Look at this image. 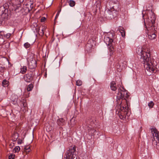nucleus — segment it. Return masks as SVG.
<instances>
[{
  "label": "nucleus",
  "instance_id": "27",
  "mask_svg": "<svg viewBox=\"0 0 159 159\" xmlns=\"http://www.w3.org/2000/svg\"><path fill=\"white\" fill-rule=\"evenodd\" d=\"M82 84V81L80 80H78L76 82V84L78 86H80Z\"/></svg>",
  "mask_w": 159,
  "mask_h": 159
},
{
  "label": "nucleus",
  "instance_id": "43",
  "mask_svg": "<svg viewBox=\"0 0 159 159\" xmlns=\"http://www.w3.org/2000/svg\"><path fill=\"white\" fill-rule=\"evenodd\" d=\"M118 71H121V70H120V69H119V70H118Z\"/></svg>",
  "mask_w": 159,
  "mask_h": 159
},
{
  "label": "nucleus",
  "instance_id": "4",
  "mask_svg": "<svg viewBox=\"0 0 159 159\" xmlns=\"http://www.w3.org/2000/svg\"><path fill=\"white\" fill-rule=\"evenodd\" d=\"M151 15L149 16L148 15V18L145 22L144 21L145 26L147 30L148 31L150 27H152L155 23V17L152 12H151Z\"/></svg>",
  "mask_w": 159,
  "mask_h": 159
},
{
  "label": "nucleus",
  "instance_id": "19",
  "mask_svg": "<svg viewBox=\"0 0 159 159\" xmlns=\"http://www.w3.org/2000/svg\"><path fill=\"white\" fill-rule=\"evenodd\" d=\"M27 67L26 66H23L20 68V73L22 74L25 73L27 70Z\"/></svg>",
  "mask_w": 159,
  "mask_h": 159
},
{
  "label": "nucleus",
  "instance_id": "32",
  "mask_svg": "<svg viewBox=\"0 0 159 159\" xmlns=\"http://www.w3.org/2000/svg\"><path fill=\"white\" fill-rule=\"evenodd\" d=\"M30 146H25V149L26 151H27L26 152H29L30 151Z\"/></svg>",
  "mask_w": 159,
  "mask_h": 159
},
{
  "label": "nucleus",
  "instance_id": "44",
  "mask_svg": "<svg viewBox=\"0 0 159 159\" xmlns=\"http://www.w3.org/2000/svg\"><path fill=\"white\" fill-rule=\"evenodd\" d=\"M4 11L5 12H6V10H4Z\"/></svg>",
  "mask_w": 159,
  "mask_h": 159
},
{
  "label": "nucleus",
  "instance_id": "40",
  "mask_svg": "<svg viewBox=\"0 0 159 159\" xmlns=\"http://www.w3.org/2000/svg\"><path fill=\"white\" fill-rule=\"evenodd\" d=\"M39 33V34H41V35H42V31H40V32H38Z\"/></svg>",
  "mask_w": 159,
  "mask_h": 159
},
{
  "label": "nucleus",
  "instance_id": "20",
  "mask_svg": "<svg viewBox=\"0 0 159 159\" xmlns=\"http://www.w3.org/2000/svg\"><path fill=\"white\" fill-rule=\"evenodd\" d=\"M18 137V134L16 133L14 134L12 136V140L13 141H15Z\"/></svg>",
  "mask_w": 159,
  "mask_h": 159
},
{
  "label": "nucleus",
  "instance_id": "5",
  "mask_svg": "<svg viewBox=\"0 0 159 159\" xmlns=\"http://www.w3.org/2000/svg\"><path fill=\"white\" fill-rule=\"evenodd\" d=\"M23 0H10L8 4V8H11L12 10L16 11L20 7V4Z\"/></svg>",
  "mask_w": 159,
  "mask_h": 159
},
{
  "label": "nucleus",
  "instance_id": "41",
  "mask_svg": "<svg viewBox=\"0 0 159 159\" xmlns=\"http://www.w3.org/2000/svg\"><path fill=\"white\" fill-rule=\"evenodd\" d=\"M21 141H20L18 143L19 144H21Z\"/></svg>",
  "mask_w": 159,
  "mask_h": 159
},
{
  "label": "nucleus",
  "instance_id": "34",
  "mask_svg": "<svg viewBox=\"0 0 159 159\" xmlns=\"http://www.w3.org/2000/svg\"><path fill=\"white\" fill-rule=\"evenodd\" d=\"M46 20V18L44 17H42L41 19V21L42 22H44Z\"/></svg>",
  "mask_w": 159,
  "mask_h": 159
},
{
  "label": "nucleus",
  "instance_id": "24",
  "mask_svg": "<svg viewBox=\"0 0 159 159\" xmlns=\"http://www.w3.org/2000/svg\"><path fill=\"white\" fill-rule=\"evenodd\" d=\"M20 150V148L19 146L16 147L13 150V152H18Z\"/></svg>",
  "mask_w": 159,
  "mask_h": 159
},
{
  "label": "nucleus",
  "instance_id": "2",
  "mask_svg": "<svg viewBox=\"0 0 159 159\" xmlns=\"http://www.w3.org/2000/svg\"><path fill=\"white\" fill-rule=\"evenodd\" d=\"M141 57L140 61L144 64V66L148 71L152 73H155L157 71L156 67L157 62L152 57H150V52H146L145 51L140 49Z\"/></svg>",
  "mask_w": 159,
  "mask_h": 159
},
{
  "label": "nucleus",
  "instance_id": "28",
  "mask_svg": "<svg viewBox=\"0 0 159 159\" xmlns=\"http://www.w3.org/2000/svg\"><path fill=\"white\" fill-rule=\"evenodd\" d=\"M11 34L10 33H7L6 34H4V35H3V37H5L7 39L9 38L10 36L11 35Z\"/></svg>",
  "mask_w": 159,
  "mask_h": 159
},
{
  "label": "nucleus",
  "instance_id": "13",
  "mask_svg": "<svg viewBox=\"0 0 159 159\" xmlns=\"http://www.w3.org/2000/svg\"><path fill=\"white\" fill-rule=\"evenodd\" d=\"M110 87L111 89L113 91H115L116 90L117 88L115 82L113 81L111 82Z\"/></svg>",
  "mask_w": 159,
  "mask_h": 159
},
{
  "label": "nucleus",
  "instance_id": "11",
  "mask_svg": "<svg viewBox=\"0 0 159 159\" xmlns=\"http://www.w3.org/2000/svg\"><path fill=\"white\" fill-rule=\"evenodd\" d=\"M3 10L2 11L1 16H0V25L2 23V18H6L7 17V14L6 13L3 12Z\"/></svg>",
  "mask_w": 159,
  "mask_h": 159
},
{
  "label": "nucleus",
  "instance_id": "35",
  "mask_svg": "<svg viewBox=\"0 0 159 159\" xmlns=\"http://www.w3.org/2000/svg\"><path fill=\"white\" fill-rule=\"evenodd\" d=\"M119 30L120 31H124V29L123 27H120L119 28Z\"/></svg>",
  "mask_w": 159,
  "mask_h": 159
},
{
  "label": "nucleus",
  "instance_id": "45",
  "mask_svg": "<svg viewBox=\"0 0 159 159\" xmlns=\"http://www.w3.org/2000/svg\"><path fill=\"white\" fill-rule=\"evenodd\" d=\"M52 3L51 4V5H50V6H51V5H52Z\"/></svg>",
  "mask_w": 159,
  "mask_h": 159
},
{
  "label": "nucleus",
  "instance_id": "37",
  "mask_svg": "<svg viewBox=\"0 0 159 159\" xmlns=\"http://www.w3.org/2000/svg\"><path fill=\"white\" fill-rule=\"evenodd\" d=\"M46 130H47L48 132H49L50 131V130H49V127H48V126H47V127H46Z\"/></svg>",
  "mask_w": 159,
  "mask_h": 159
},
{
  "label": "nucleus",
  "instance_id": "30",
  "mask_svg": "<svg viewBox=\"0 0 159 159\" xmlns=\"http://www.w3.org/2000/svg\"><path fill=\"white\" fill-rule=\"evenodd\" d=\"M5 69V68L3 65L0 64V72H3Z\"/></svg>",
  "mask_w": 159,
  "mask_h": 159
},
{
  "label": "nucleus",
  "instance_id": "6",
  "mask_svg": "<svg viewBox=\"0 0 159 159\" xmlns=\"http://www.w3.org/2000/svg\"><path fill=\"white\" fill-rule=\"evenodd\" d=\"M76 147H71L66 153V159H77L76 155Z\"/></svg>",
  "mask_w": 159,
  "mask_h": 159
},
{
  "label": "nucleus",
  "instance_id": "17",
  "mask_svg": "<svg viewBox=\"0 0 159 159\" xmlns=\"http://www.w3.org/2000/svg\"><path fill=\"white\" fill-rule=\"evenodd\" d=\"M20 106L22 107L21 108L22 109V107L24 108L23 110H26V108L27 107V104L25 101H23L21 102L20 104Z\"/></svg>",
  "mask_w": 159,
  "mask_h": 159
},
{
  "label": "nucleus",
  "instance_id": "18",
  "mask_svg": "<svg viewBox=\"0 0 159 159\" xmlns=\"http://www.w3.org/2000/svg\"><path fill=\"white\" fill-rule=\"evenodd\" d=\"M9 81L6 80H3L2 82V86L4 87H7L9 85Z\"/></svg>",
  "mask_w": 159,
  "mask_h": 159
},
{
  "label": "nucleus",
  "instance_id": "8",
  "mask_svg": "<svg viewBox=\"0 0 159 159\" xmlns=\"http://www.w3.org/2000/svg\"><path fill=\"white\" fill-rule=\"evenodd\" d=\"M34 75V72L30 71L29 73L25 75L24 79L25 81L27 82H30L33 80V76Z\"/></svg>",
  "mask_w": 159,
  "mask_h": 159
},
{
  "label": "nucleus",
  "instance_id": "23",
  "mask_svg": "<svg viewBox=\"0 0 159 159\" xmlns=\"http://www.w3.org/2000/svg\"><path fill=\"white\" fill-rule=\"evenodd\" d=\"M37 28H36V31L37 32H39L42 31V35L44 33V28L43 26H40L39 27V30H37Z\"/></svg>",
  "mask_w": 159,
  "mask_h": 159
},
{
  "label": "nucleus",
  "instance_id": "12",
  "mask_svg": "<svg viewBox=\"0 0 159 159\" xmlns=\"http://www.w3.org/2000/svg\"><path fill=\"white\" fill-rule=\"evenodd\" d=\"M148 38L151 40L155 39L156 37V35L154 33H149L148 32Z\"/></svg>",
  "mask_w": 159,
  "mask_h": 159
},
{
  "label": "nucleus",
  "instance_id": "42",
  "mask_svg": "<svg viewBox=\"0 0 159 159\" xmlns=\"http://www.w3.org/2000/svg\"><path fill=\"white\" fill-rule=\"evenodd\" d=\"M89 45V44H87L86 45V47H87L88 46V45Z\"/></svg>",
  "mask_w": 159,
  "mask_h": 159
},
{
  "label": "nucleus",
  "instance_id": "38",
  "mask_svg": "<svg viewBox=\"0 0 159 159\" xmlns=\"http://www.w3.org/2000/svg\"><path fill=\"white\" fill-rule=\"evenodd\" d=\"M30 4H31V5H30V8L31 9L33 8V6H32V3H30Z\"/></svg>",
  "mask_w": 159,
  "mask_h": 159
},
{
  "label": "nucleus",
  "instance_id": "9",
  "mask_svg": "<svg viewBox=\"0 0 159 159\" xmlns=\"http://www.w3.org/2000/svg\"><path fill=\"white\" fill-rule=\"evenodd\" d=\"M36 66L37 63L35 60L33 58L30 59L28 62V66L29 68L31 69H34Z\"/></svg>",
  "mask_w": 159,
  "mask_h": 159
},
{
  "label": "nucleus",
  "instance_id": "15",
  "mask_svg": "<svg viewBox=\"0 0 159 159\" xmlns=\"http://www.w3.org/2000/svg\"><path fill=\"white\" fill-rule=\"evenodd\" d=\"M17 95H13L11 96V101L13 102L12 103L14 104L17 103Z\"/></svg>",
  "mask_w": 159,
  "mask_h": 159
},
{
  "label": "nucleus",
  "instance_id": "3",
  "mask_svg": "<svg viewBox=\"0 0 159 159\" xmlns=\"http://www.w3.org/2000/svg\"><path fill=\"white\" fill-rule=\"evenodd\" d=\"M151 131L154 136V140L152 139V144L154 147L159 150V132L155 128L151 129Z\"/></svg>",
  "mask_w": 159,
  "mask_h": 159
},
{
  "label": "nucleus",
  "instance_id": "29",
  "mask_svg": "<svg viewBox=\"0 0 159 159\" xmlns=\"http://www.w3.org/2000/svg\"><path fill=\"white\" fill-rule=\"evenodd\" d=\"M30 44L28 42L25 43L24 44V46L26 48H27L30 47Z\"/></svg>",
  "mask_w": 159,
  "mask_h": 159
},
{
  "label": "nucleus",
  "instance_id": "14",
  "mask_svg": "<svg viewBox=\"0 0 159 159\" xmlns=\"http://www.w3.org/2000/svg\"><path fill=\"white\" fill-rule=\"evenodd\" d=\"M94 127H91L89 126L87 128L88 132L89 134L92 135L96 131V130L93 129Z\"/></svg>",
  "mask_w": 159,
  "mask_h": 159
},
{
  "label": "nucleus",
  "instance_id": "22",
  "mask_svg": "<svg viewBox=\"0 0 159 159\" xmlns=\"http://www.w3.org/2000/svg\"><path fill=\"white\" fill-rule=\"evenodd\" d=\"M33 88V85L32 84H29L27 87V90L28 91H30L32 90Z\"/></svg>",
  "mask_w": 159,
  "mask_h": 159
},
{
  "label": "nucleus",
  "instance_id": "21",
  "mask_svg": "<svg viewBox=\"0 0 159 159\" xmlns=\"http://www.w3.org/2000/svg\"><path fill=\"white\" fill-rule=\"evenodd\" d=\"M105 13L107 16H109V15H111L113 14V12L108 9L105 11Z\"/></svg>",
  "mask_w": 159,
  "mask_h": 159
},
{
  "label": "nucleus",
  "instance_id": "26",
  "mask_svg": "<svg viewBox=\"0 0 159 159\" xmlns=\"http://www.w3.org/2000/svg\"><path fill=\"white\" fill-rule=\"evenodd\" d=\"M148 105L150 108H151L153 107L154 103L153 101H151L148 103Z\"/></svg>",
  "mask_w": 159,
  "mask_h": 159
},
{
  "label": "nucleus",
  "instance_id": "39",
  "mask_svg": "<svg viewBox=\"0 0 159 159\" xmlns=\"http://www.w3.org/2000/svg\"><path fill=\"white\" fill-rule=\"evenodd\" d=\"M47 73H45V74L44 75V76L45 78L47 77Z\"/></svg>",
  "mask_w": 159,
  "mask_h": 159
},
{
  "label": "nucleus",
  "instance_id": "7",
  "mask_svg": "<svg viewBox=\"0 0 159 159\" xmlns=\"http://www.w3.org/2000/svg\"><path fill=\"white\" fill-rule=\"evenodd\" d=\"M114 35V33H108L105 36L104 39V41L107 44L111 47V43L113 42V36Z\"/></svg>",
  "mask_w": 159,
  "mask_h": 159
},
{
  "label": "nucleus",
  "instance_id": "25",
  "mask_svg": "<svg viewBox=\"0 0 159 159\" xmlns=\"http://www.w3.org/2000/svg\"><path fill=\"white\" fill-rule=\"evenodd\" d=\"M69 5L71 7H73L75 5V2L73 0H70L69 1Z\"/></svg>",
  "mask_w": 159,
  "mask_h": 159
},
{
  "label": "nucleus",
  "instance_id": "10",
  "mask_svg": "<svg viewBox=\"0 0 159 159\" xmlns=\"http://www.w3.org/2000/svg\"><path fill=\"white\" fill-rule=\"evenodd\" d=\"M86 122L87 128L89 127V126L91 127H94L95 126V124L92 119H88Z\"/></svg>",
  "mask_w": 159,
  "mask_h": 159
},
{
  "label": "nucleus",
  "instance_id": "16",
  "mask_svg": "<svg viewBox=\"0 0 159 159\" xmlns=\"http://www.w3.org/2000/svg\"><path fill=\"white\" fill-rule=\"evenodd\" d=\"M65 120L63 118H60L57 120V123L60 125H62L65 124Z\"/></svg>",
  "mask_w": 159,
  "mask_h": 159
},
{
  "label": "nucleus",
  "instance_id": "33",
  "mask_svg": "<svg viewBox=\"0 0 159 159\" xmlns=\"http://www.w3.org/2000/svg\"><path fill=\"white\" fill-rule=\"evenodd\" d=\"M120 32L121 33V36H122V37H124L125 36V32L124 31H120Z\"/></svg>",
  "mask_w": 159,
  "mask_h": 159
},
{
  "label": "nucleus",
  "instance_id": "1",
  "mask_svg": "<svg viewBox=\"0 0 159 159\" xmlns=\"http://www.w3.org/2000/svg\"><path fill=\"white\" fill-rule=\"evenodd\" d=\"M116 102L120 110L118 111L119 116L122 119H125L126 116H129V95L128 91L123 88L118 89L116 95Z\"/></svg>",
  "mask_w": 159,
  "mask_h": 159
},
{
  "label": "nucleus",
  "instance_id": "31",
  "mask_svg": "<svg viewBox=\"0 0 159 159\" xmlns=\"http://www.w3.org/2000/svg\"><path fill=\"white\" fill-rule=\"evenodd\" d=\"M15 154L12 153L9 156V159H15Z\"/></svg>",
  "mask_w": 159,
  "mask_h": 159
},
{
  "label": "nucleus",
  "instance_id": "36",
  "mask_svg": "<svg viewBox=\"0 0 159 159\" xmlns=\"http://www.w3.org/2000/svg\"><path fill=\"white\" fill-rule=\"evenodd\" d=\"M3 32V31H0V38H3V35L2 34H1V33Z\"/></svg>",
  "mask_w": 159,
  "mask_h": 159
}]
</instances>
